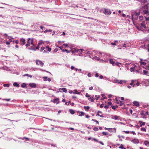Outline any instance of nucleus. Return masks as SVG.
Segmentation results:
<instances>
[{
    "label": "nucleus",
    "mask_w": 149,
    "mask_h": 149,
    "mask_svg": "<svg viewBox=\"0 0 149 149\" xmlns=\"http://www.w3.org/2000/svg\"><path fill=\"white\" fill-rule=\"evenodd\" d=\"M143 13L148 15H149V3L145 5L143 7Z\"/></svg>",
    "instance_id": "1"
},
{
    "label": "nucleus",
    "mask_w": 149,
    "mask_h": 149,
    "mask_svg": "<svg viewBox=\"0 0 149 149\" xmlns=\"http://www.w3.org/2000/svg\"><path fill=\"white\" fill-rule=\"evenodd\" d=\"M140 10H139L138 13H136L135 12L133 15H132V18L133 21H135L137 20L138 19V16L140 15Z\"/></svg>",
    "instance_id": "2"
},
{
    "label": "nucleus",
    "mask_w": 149,
    "mask_h": 149,
    "mask_svg": "<svg viewBox=\"0 0 149 149\" xmlns=\"http://www.w3.org/2000/svg\"><path fill=\"white\" fill-rule=\"evenodd\" d=\"M86 97H88V99L91 102L94 101V95H92L91 96L90 95H89L88 94H86Z\"/></svg>",
    "instance_id": "3"
},
{
    "label": "nucleus",
    "mask_w": 149,
    "mask_h": 149,
    "mask_svg": "<svg viewBox=\"0 0 149 149\" xmlns=\"http://www.w3.org/2000/svg\"><path fill=\"white\" fill-rule=\"evenodd\" d=\"M36 64L37 65H40L41 67H42L44 65V63L42 61L39 60H36Z\"/></svg>",
    "instance_id": "4"
},
{
    "label": "nucleus",
    "mask_w": 149,
    "mask_h": 149,
    "mask_svg": "<svg viewBox=\"0 0 149 149\" xmlns=\"http://www.w3.org/2000/svg\"><path fill=\"white\" fill-rule=\"evenodd\" d=\"M104 14L106 15H109L111 14V12L110 10L107 9H104Z\"/></svg>",
    "instance_id": "5"
},
{
    "label": "nucleus",
    "mask_w": 149,
    "mask_h": 149,
    "mask_svg": "<svg viewBox=\"0 0 149 149\" xmlns=\"http://www.w3.org/2000/svg\"><path fill=\"white\" fill-rule=\"evenodd\" d=\"M59 99L58 98H56V99H54L53 100H52L51 101L53 102L54 103H56L57 104H58L60 102L59 101Z\"/></svg>",
    "instance_id": "6"
},
{
    "label": "nucleus",
    "mask_w": 149,
    "mask_h": 149,
    "mask_svg": "<svg viewBox=\"0 0 149 149\" xmlns=\"http://www.w3.org/2000/svg\"><path fill=\"white\" fill-rule=\"evenodd\" d=\"M27 42L30 45V44H31L33 46H34V45L33 43V39H31L30 38H29L28 39Z\"/></svg>",
    "instance_id": "7"
},
{
    "label": "nucleus",
    "mask_w": 149,
    "mask_h": 149,
    "mask_svg": "<svg viewBox=\"0 0 149 149\" xmlns=\"http://www.w3.org/2000/svg\"><path fill=\"white\" fill-rule=\"evenodd\" d=\"M116 103L118 104H119L120 106H122L124 104V103L120 100L118 101V100H116Z\"/></svg>",
    "instance_id": "8"
},
{
    "label": "nucleus",
    "mask_w": 149,
    "mask_h": 149,
    "mask_svg": "<svg viewBox=\"0 0 149 149\" xmlns=\"http://www.w3.org/2000/svg\"><path fill=\"white\" fill-rule=\"evenodd\" d=\"M133 143H139V141L138 139H135L132 140L131 141Z\"/></svg>",
    "instance_id": "9"
},
{
    "label": "nucleus",
    "mask_w": 149,
    "mask_h": 149,
    "mask_svg": "<svg viewBox=\"0 0 149 149\" xmlns=\"http://www.w3.org/2000/svg\"><path fill=\"white\" fill-rule=\"evenodd\" d=\"M133 103L134 105L136 106L139 107V103L138 102L134 101L133 102Z\"/></svg>",
    "instance_id": "10"
},
{
    "label": "nucleus",
    "mask_w": 149,
    "mask_h": 149,
    "mask_svg": "<svg viewBox=\"0 0 149 149\" xmlns=\"http://www.w3.org/2000/svg\"><path fill=\"white\" fill-rule=\"evenodd\" d=\"M140 25L141 27H143L145 29H146V28L145 21H143L142 23H141Z\"/></svg>",
    "instance_id": "11"
},
{
    "label": "nucleus",
    "mask_w": 149,
    "mask_h": 149,
    "mask_svg": "<svg viewBox=\"0 0 149 149\" xmlns=\"http://www.w3.org/2000/svg\"><path fill=\"white\" fill-rule=\"evenodd\" d=\"M139 123L140 124V126L141 127L143 125H145L146 123L145 122H143L141 121H139Z\"/></svg>",
    "instance_id": "12"
},
{
    "label": "nucleus",
    "mask_w": 149,
    "mask_h": 149,
    "mask_svg": "<svg viewBox=\"0 0 149 149\" xmlns=\"http://www.w3.org/2000/svg\"><path fill=\"white\" fill-rule=\"evenodd\" d=\"M41 43H39L38 44V46L36 47V48L33 47V50L35 51L36 49H38L39 48V46L41 45Z\"/></svg>",
    "instance_id": "13"
},
{
    "label": "nucleus",
    "mask_w": 149,
    "mask_h": 149,
    "mask_svg": "<svg viewBox=\"0 0 149 149\" xmlns=\"http://www.w3.org/2000/svg\"><path fill=\"white\" fill-rule=\"evenodd\" d=\"M109 63L110 64H112L113 66L114 65L115 62L112 59L109 60Z\"/></svg>",
    "instance_id": "14"
},
{
    "label": "nucleus",
    "mask_w": 149,
    "mask_h": 149,
    "mask_svg": "<svg viewBox=\"0 0 149 149\" xmlns=\"http://www.w3.org/2000/svg\"><path fill=\"white\" fill-rule=\"evenodd\" d=\"M84 109L86 110V111H88L90 109V107H89L88 106H84Z\"/></svg>",
    "instance_id": "15"
},
{
    "label": "nucleus",
    "mask_w": 149,
    "mask_h": 149,
    "mask_svg": "<svg viewBox=\"0 0 149 149\" xmlns=\"http://www.w3.org/2000/svg\"><path fill=\"white\" fill-rule=\"evenodd\" d=\"M136 80H132L131 81L130 83V85L131 86H132L133 87H134L135 85V84H134L133 83Z\"/></svg>",
    "instance_id": "16"
},
{
    "label": "nucleus",
    "mask_w": 149,
    "mask_h": 149,
    "mask_svg": "<svg viewBox=\"0 0 149 149\" xmlns=\"http://www.w3.org/2000/svg\"><path fill=\"white\" fill-rule=\"evenodd\" d=\"M144 144L146 146H149V141L146 140L144 141Z\"/></svg>",
    "instance_id": "17"
},
{
    "label": "nucleus",
    "mask_w": 149,
    "mask_h": 149,
    "mask_svg": "<svg viewBox=\"0 0 149 149\" xmlns=\"http://www.w3.org/2000/svg\"><path fill=\"white\" fill-rule=\"evenodd\" d=\"M99 113H101V114L102 113V112L101 111H98L97 113V115L98 116H100L101 117L103 118L104 117V116H102V115H100L99 114Z\"/></svg>",
    "instance_id": "18"
},
{
    "label": "nucleus",
    "mask_w": 149,
    "mask_h": 149,
    "mask_svg": "<svg viewBox=\"0 0 149 149\" xmlns=\"http://www.w3.org/2000/svg\"><path fill=\"white\" fill-rule=\"evenodd\" d=\"M29 85L31 87H36V84L34 83L30 84Z\"/></svg>",
    "instance_id": "19"
},
{
    "label": "nucleus",
    "mask_w": 149,
    "mask_h": 149,
    "mask_svg": "<svg viewBox=\"0 0 149 149\" xmlns=\"http://www.w3.org/2000/svg\"><path fill=\"white\" fill-rule=\"evenodd\" d=\"M20 40L21 42H22V44L24 45L25 44V40L24 39L21 38Z\"/></svg>",
    "instance_id": "20"
},
{
    "label": "nucleus",
    "mask_w": 149,
    "mask_h": 149,
    "mask_svg": "<svg viewBox=\"0 0 149 149\" xmlns=\"http://www.w3.org/2000/svg\"><path fill=\"white\" fill-rule=\"evenodd\" d=\"M84 51L83 49H77L75 50V52H81V53L82 52Z\"/></svg>",
    "instance_id": "21"
},
{
    "label": "nucleus",
    "mask_w": 149,
    "mask_h": 149,
    "mask_svg": "<svg viewBox=\"0 0 149 149\" xmlns=\"http://www.w3.org/2000/svg\"><path fill=\"white\" fill-rule=\"evenodd\" d=\"M126 81L125 80H120L118 83L120 84H122L123 83H126Z\"/></svg>",
    "instance_id": "22"
},
{
    "label": "nucleus",
    "mask_w": 149,
    "mask_h": 149,
    "mask_svg": "<svg viewBox=\"0 0 149 149\" xmlns=\"http://www.w3.org/2000/svg\"><path fill=\"white\" fill-rule=\"evenodd\" d=\"M69 112L72 114H73L75 113L74 111L72 109H70L69 110Z\"/></svg>",
    "instance_id": "23"
},
{
    "label": "nucleus",
    "mask_w": 149,
    "mask_h": 149,
    "mask_svg": "<svg viewBox=\"0 0 149 149\" xmlns=\"http://www.w3.org/2000/svg\"><path fill=\"white\" fill-rule=\"evenodd\" d=\"M59 90H62L63 92H64L65 93H66L67 92V90L65 88H60Z\"/></svg>",
    "instance_id": "24"
},
{
    "label": "nucleus",
    "mask_w": 149,
    "mask_h": 149,
    "mask_svg": "<svg viewBox=\"0 0 149 149\" xmlns=\"http://www.w3.org/2000/svg\"><path fill=\"white\" fill-rule=\"evenodd\" d=\"M13 85L14 86H16L17 87H19V84L16 82L14 83L13 84Z\"/></svg>",
    "instance_id": "25"
},
{
    "label": "nucleus",
    "mask_w": 149,
    "mask_h": 149,
    "mask_svg": "<svg viewBox=\"0 0 149 149\" xmlns=\"http://www.w3.org/2000/svg\"><path fill=\"white\" fill-rule=\"evenodd\" d=\"M112 118L114 119L115 120H117L119 118V117L115 115L113 116V117Z\"/></svg>",
    "instance_id": "26"
},
{
    "label": "nucleus",
    "mask_w": 149,
    "mask_h": 149,
    "mask_svg": "<svg viewBox=\"0 0 149 149\" xmlns=\"http://www.w3.org/2000/svg\"><path fill=\"white\" fill-rule=\"evenodd\" d=\"M46 49L49 52H50L51 50V48H49L48 46H47L46 47Z\"/></svg>",
    "instance_id": "27"
},
{
    "label": "nucleus",
    "mask_w": 149,
    "mask_h": 149,
    "mask_svg": "<svg viewBox=\"0 0 149 149\" xmlns=\"http://www.w3.org/2000/svg\"><path fill=\"white\" fill-rule=\"evenodd\" d=\"M74 92H73L72 91H70L69 92V93H72L73 92V93H80L79 92H77V90H74Z\"/></svg>",
    "instance_id": "28"
},
{
    "label": "nucleus",
    "mask_w": 149,
    "mask_h": 149,
    "mask_svg": "<svg viewBox=\"0 0 149 149\" xmlns=\"http://www.w3.org/2000/svg\"><path fill=\"white\" fill-rule=\"evenodd\" d=\"M85 114V113L84 112H81L80 114H79V116H84Z\"/></svg>",
    "instance_id": "29"
},
{
    "label": "nucleus",
    "mask_w": 149,
    "mask_h": 149,
    "mask_svg": "<svg viewBox=\"0 0 149 149\" xmlns=\"http://www.w3.org/2000/svg\"><path fill=\"white\" fill-rule=\"evenodd\" d=\"M143 16L141 15V16H139V20L140 21H142V20H143Z\"/></svg>",
    "instance_id": "30"
},
{
    "label": "nucleus",
    "mask_w": 149,
    "mask_h": 149,
    "mask_svg": "<svg viewBox=\"0 0 149 149\" xmlns=\"http://www.w3.org/2000/svg\"><path fill=\"white\" fill-rule=\"evenodd\" d=\"M119 148L126 149L125 148H124L123 146V144H121V145L119 147Z\"/></svg>",
    "instance_id": "31"
},
{
    "label": "nucleus",
    "mask_w": 149,
    "mask_h": 149,
    "mask_svg": "<svg viewBox=\"0 0 149 149\" xmlns=\"http://www.w3.org/2000/svg\"><path fill=\"white\" fill-rule=\"evenodd\" d=\"M141 130L142 131L146 132V130L145 128H144V127H142L141 128Z\"/></svg>",
    "instance_id": "32"
},
{
    "label": "nucleus",
    "mask_w": 149,
    "mask_h": 149,
    "mask_svg": "<svg viewBox=\"0 0 149 149\" xmlns=\"http://www.w3.org/2000/svg\"><path fill=\"white\" fill-rule=\"evenodd\" d=\"M143 73L145 75H147L148 73V71L146 70H143Z\"/></svg>",
    "instance_id": "33"
},
{
    "label": "nucleus",
    "mask_w": 149,
    "mask_h": 149,
    "mask_svg": "<svg viewBox=\"0 0 149 149\" xmlns=\"http://www.w3.org/2000/svg\"><path fill=\"white\" fill-rule=\"evenodd\" d=\"M3 86L4 87H8L9 86V85L8 84H5L3 85Z\"/></svg>",
    "instance_id": "34"
},
{
    "label": "nucleus",
    "mask_w": 149,
    "mask_h": 149,
    "mask_svg": "<svg viewBox=\"0 0 149 149\" xmlns=\"http://www.w3.org/2000/svg\"><path fill=\"white\" fill-rule=\"evenodd\" d=\"M21 86L23 88H24L26 87V84L25 83H23L21 85Z\"/></svg>",
    "instance_id": "35"
},
{
    "label": "nucleus",
    "mask_w": 149,
    "mask_h": 149,
    "mask_svg": "<svg viewBox=\"0 0 149 149\" xmlns=\"http://www.w3.org/2000/svg\"><path fill=\"white\" fill-rule=\"evenodd\" d=\"M23 76H28V77H30L31 78L32 77V75H29L28 74H24L23 75Z\"/></svg>",
    "instance_id": "36"
},
{
    "label": "nucleus",
    "mask_w": 149,
    "mask_h": 149,
    "mask_svg": "<svg viewBox=\"0 0 149 149\" xmlns=\"http://www.w3.org/2000/svg\"><path fill=\"white\" fill-rule=\"evenodd\" d=\"M66 52L67 53H69L70 52V51H68V49H63L62 52Z\"/></svg>",
    "instance_id": "37"
},
{
    "label": "nucleus",
    "mask_w": 149,
    "mask_h": 149,
    "mask_svg": "<svg viewBox=\"0 0 149 149\" xmlns=\"http://www.w3.org/2000/svg\"><path fill=\"white\" fill-rule=\"evenodd\" d=\"M116 64L118 66H120L121 65V63H120L116 62Z\"/></svg>",
    "instance_id": "38"
},
{
    "label": "nucleus",
    "mask_w": 149,
    "mask_h": 149,
    "mask_svg": "<svg viewBox=\"0 0 149 149\" xmlns=\"http://www.w3.org/2000/svg\"><path fill=\"white\" fill-rule=\"evenodd\" d=\"M93 130L95 131H97L98 130V129L97 127H95L93 128Z\"/></svg>",
    "instance_id": "39"
},
{
    "label": "nucleus",
    "mask_w": 149,
    "mask_h": 149,
    "mask_svg": "<svg viewBox=\"0 0 149 149\" xmlns=\"http://www.w3.org/2000/svg\"><path fill=\"white\" fill-rule=\"evenodd\" d=\"M95 99L97 100H98L100 97V96H99V95L97 96V95H95Z\"/></svg>",
    "instance_id": "40"
},
{
    "label": "nucleus",
    "mask_w": 149,
    "mask_h": 149,
    "mask_svg": "<svg viewBox=\"0 0 149 149\" xmlns=\"http://www.w3.org/2000/svg\"><path fill=\"white\" fill-rule=\"evenodd\" d=\"M102 134H103V135H104L106 136V135H107V133L106 132H102Z\"/></svg>",
    "instance_id": "41"
},
{
    "label": "nucleus",
    "mask_w": 149,
    "mask_h": 149,
    "mask_svg": "<svg viewBox=\"0 0 149 149\" xmlns=\"http://www.w3.org/2000/svg\"><path fill=\"white\" fill-rule=\"evenodd\" d=\"M44 79V81H47V77H43Z\"/></svg>",
    "instance_id": "42"
},
{
    "label": "nucleus",
    "mask_w": 149,
    "mask_h": 149,
    "mask_svg": "<svg viewBox=\"0 0 149 149\" xmlns=\"http://www.w3.org/2000/svg\"><path fill=\"white\" fill-rule=\"evenodd\" d=\"M92 120L96 122L97 123V124H99L97 120H95L94 119H92Z\"/></svg>",
    "instance_id": "43"
},
{
    "label": "nucleus",
    "mask_w": 149,
    "mask_h": 149,
    "mask_svg": "<svg viewBox=\"0 0 149 149\" xmlns=\"http://www.w3.org/2000/svg\"><path fill=\"white\" fill-rule=\"evenodd\" d=\"M109 105H105L104 107V108L106 109H108L109 108Z\"/></svg>",
    "instance_id": "44"
},
{
    "label": "nucleus",
    "mask_w": 149,
    "mask_h": 149,
    "mask_svg": "<svg viewBox=\"0 0 149 149\" xmlns=\"http://www.w3.org/2000/svg\"><path fill=\"white\" fill-rule=\"evenodd\" d=\"M25 139V140L26 141H27L29 140V139L28 138L24 137L22 139Z\"/></svg>",
    "instance_id": "45"
},
{
    "label": "nucleus",
    "mask_w": 149,
    "mask_h": 149,
    "mask_svg": "<svg viewBox=\"0 0 149 149\" xmlns=\"http://www.w3.org/2000/svg\"><path fill=\"white\" fill-rule=\"evenodd\" d=\"M114 82L115 83H119V80L117 79L114 80Z\"/></svg>",
    "instance_id": "46"
},
{
    "label": "nucleus",
    "mask_w": 149,
    "mask_h": 149,
    "mask_svg": "<svg viewBox=\"0 0 149 149\" xmlns=\"http://www.w3.org/2000/svg\"><path fill=\"white\" fill-rule=\"evenodd\" d=\"M134 68H130V71L131 72H132L133 71H134Z\"/></svg>",
    "instance_id": "47"
},
{
    "label": "nucleus",
    "mask_w": 149,
    "mask_h": 149,
    "mask_svg": "<svg viewBox=\"0 0 149 149\" xmlns=\"http://www.w3.org/2000/svg\"><path fill=\"white\" fill-rule=\"evenodd\" d=\"M44 49H45V47H42L41 48L40 51L41 52L43 50H44Z\"/></svg>",
    "instance_id": "48"
},
{
    "label": "nucleus",
    "mask_w": 149,
    "mask_h": 149,
    "mask_svg": "<svg viewBox=\"0 0 149 149\" xmlns=\"http://www.w3.org/2000/svg\"><path fill=\"white\" fill-rule=\"evenodd\" d=\"M123 132L125 133L126 134H129L130 133V132L129 131H123Z\"/></svg>",
    "instance_id": "49"
},
{
    "label": "nucleus",
    "mask_w": 149,
    "mask_h": 149,
    "mask_svg": "<svg viewBox=\"0 0 149 149\" xmlns=\"http://www.w3.org/2000/svg\"><path fill=\"white\" fill-rule=\"evenodd\" d=\"M142 2L143 3H145L147 2V0H142Z\"/></svg>",
    "instance_id": "50"
},
{
    "label": "nucleus",
    "mask_w": 149,
    "mask_h": 149,
    "mask_svg": "<svg viewBox=\"0 0 149 149\" xmlns=\"http://www.w3.org/2000/svg\"><path fill=\"white\" fill-rule=\"evenodd\" d=\"M4 100H5L6 101H9L10 100V98H9V99H3Z\"/></svg>",
    "instance_id": "51"
},
{
    "label": "nucleus",
    "mask_w": 149,
    "mask_h": 149,
    "mask_svg": "<svg viewBox=\"0 0 149 149\" xmlns=\"http://www.w3.org/2000/svg\"><path fill=\"white\" fill-rule=\"evenodd\" d=\"M40 70L42 71H45V72H49V73L50 74H51V73L50 72H49L47 71H46L44 70H42V69H39Z\"/></svg>",
    "instance_id": "52"
},
{
    "label": "nucleus",
    "mask_w": 149,
    "mask_h": 149,
    "mask_svg": "<svg viewBox=\"0 0 149 149\" xmlns=\"http://www.w3.org/2000/svg\"><path fill=\"white\" fill-rule=\"evenodd\" d=\"M141 65H145L146 63L142 62H141Z\"/></svg>",
    "instance_id": "53"
},
{
    "label": "nucleus",
    "mask_w": 149,
    "mask_h": 149,
    "mask_svg": "<svg viewBox=\"0 0 149 149\" xmlns=\"http://www.w3.org/2000/svg\"><path fill=\"white\" fill-rule=\"evenodd\" d=\"M104 104H102L100 105V107L101 108H102L104 107Z\"/></svg>",
    "instance_id": "54"
},
{
    "label": "nucleus",
    "mask_w": 149,
    "mask_h": 149,
    "mask_svg": "<svg viewBox=\"0 0 149 149\" xmlns=\"http://www.w3.org/2000/svg\"><path fill=\"white\" fill-rule=\"evenodd\" d=\"M147 21H149V17H145Z\"/></svg>",
    "instance_id": "55"
},
{
    "label": "nucleus",
    "mask_w": 149,
    "mask_h": 149,
    "mask_svg": "<svg viewBox=\"0 0 149 149\" xmlns=\"http://www.w3.org/2000/svg\"><path fill=\"white\" fill-rule=\"evenodd\" d=\"M88 76L89 77H91V74L90 73H88Z\"/></svg>",
    "instance_id": "56"
},
{
    "label": "nucleus",
    "mask_w": 149,
    "mask_h": 149,
    "mask_svg": "<svg viewBox=\"0 0 149 149\" xmlns=\"http://www.w3.org/2000/svg\"><path fill=\"white\" fill-rule=\"evenodd\" d=\"M98 142L100 143L101 144H102V145H104V144L103 143L102 141H99Z\"/></svg>",
    "instance_id": "57"
},
{
    "label": "nucleus",
    "mask_w": 149,
    "mask_h": 149,
    "mask_svg": "<svg viewBox=\"0 0 149 149\" xmlns=\"http://www.w3.org/2000/svg\"><path fill=\"white\" fill-rule=\"evenodd\" d=\"M94 58L96 60H99V58L95 56V57H94Z\"/></svg>",
    "instance_id": "58"
},
{
    "label": "nucleus",
    "mask_w": 149,
    "mask_h": 149,
    "mask_svg": "<svg viewBox=\"0 0 149 149\" xmlns=\"http://www.w3.org/2000/svg\"><path fill=\"white\" fill-rule=\"evenodd\" d=\"M99 76V75L98 73H96L95 75V76L96 77H98Z\"/></svg>",
    "instance_id": "59"
},
{
    "label": "nucleus",
    "mask_w": 149,
    "mask_h": 149,
    "mask_svg": "<svg viewBox=\"0 0 149 149\" xmlns=\"http://www.w3.org/2000/svg\"><path fill=\"white\" fill-rule=\"evenodd\" d=\"M26 47H28L30 46V45L29 43H28V42L27 43L26 45Z\"/></svg>",
    "instance_id": "60"
},
{
    "label": "nucleus",
    "mask_w": 149,
    "mask_h": 149,
    "mask_svg": "<svg viewBox=\"0 0 149 149\" xmlns=\"http://www.w3.org/2000/svg\"><path fill=\"white\" fill-rule=\"evenodd\" d=\"M132 134H133V135H136V133H135V132L134 131H132Z\"/></svg>",
    "instance_id": "61"
},
{
    "label": "nucleus",
    "mask_w": 149,
    "mask_h": 149,
    "mask_svg": "<svg viewBox=\"0 0 149 149\" xmlns=\"http://www.w3.org/2000/svg\"><path fill=\"white\" fill-rule=\"evenodd\" d=\"M6 44L7 45H10V42H6Z\"/></svg>",
    "instance_id": "62"
},
{
    "label": "nucleus",
    "mask_w": 149,
    "mask_h": 149,
    "mask_svg": "<svg viewBox=\"0 0 149 149\" xmlns=\"http://www.w3.org/2000/svg\"><path fill=\"white\" fill-rule=\"evenodd\" d=\"M136 127L137 129H139V127L138 125H136Z\"/></svg>",
    "instance_id": "63"
},
{
    "label": "nucleus",
    "mask_w": 149,
    "mask_h": 149,
    "mask_svg": "<svg viewBox=\"0 0 149 149\" xmlns=\"http://www.w3.org/2000/svg\"><path fill=\"white\" fill-rule=\"evenodd\" d=\"M139 84H140V83L138 82H137V83L136 84V85H137V86H139Z\"/></svg>",
    "instance_id": "64"
}]
</instances>
